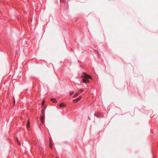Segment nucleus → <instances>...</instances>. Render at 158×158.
I'll list each match as a JSON object with an SVG mask.
<instances>
[{
    "label": "nucleus",
    "instance_id": "f8f14e48",
    "mask_svg": "<svg viewBox=\"0 0 158 158\" xmlns=\"http://www.w3.org/2000/svg\"><path fill=\"white\" fill-rule=\"evenodd\" d=\"M30 125V122L29 121V120H28L27 121V127L28 128L29 126Z\"/></svg>",
    "mask_w": 158,
    "mask_h": 158
},
{
    "label": "nucleus",
    "instance_id": "6e6552de",
    "mask_svg": "<svg viewBox=\"0 0 158 158\" xmlns=\"http://www.w3.org/2000/svg\"><path fill=\"white\" fill-rule=\"evenodd\" d=\"M79 94H78V93H76L73 96V98H76V97H77V96H78V95H79Z\"/></svg>",
    "mask_w": 158,
    "mask_h": 158
},
{
    "label": "nucleus",
    "instance_id": "4468645a",
    "mask_svg": "<svg viewBox=\"0 0 158 158\" xmlns=\"http://www.w3.org/2000/svg\"><path fill=\"white\" fill-rule=\"evenodd\" d=\"M18 144L20 145H21V144H20V143L19 142V141H18Z\"/></svg>",
    "mask_w": 158,
    "mask_h": 158
},
{
    "label": "nucleus",
    "instance_id": "f03ea898",
    "mask_svg": "<svg viewBox=\"0 0 158 158\" xmlns=\"http://www.w3.org/2000/svg\"><path fill=\"white\" fill-rule=\"evenodd\" d=\"M83 76L86 79H91V78L90 76L88 75L85 73H83Z\"/></svg>",
    "mask_w": 158,
    "mask_h": 158
},
{
    "label": "nucleus",
    "instance_id": "ddd939ff",
    "mask_svg": "<svg viewBox=\"0 0 158 158\" xmlns=\"http://www.w3.org/2000/svg\"><path fill=\"white\" fill-rule=\"evenodd\" d=\"M44 103H45L44 101H43V102H42V106H43L44 105Z\"/></svg>",
    "mask_w": 158,
    "mask_h": 158
},
{
    "label": "nucleus",
    "instance_id": "9b49d317",
    "mask_svg": "<svg viewBox=\"0 0 158 158\" xmlns=\"http://www.w3.org/2000/svg\"><path fill=\"white\" fill-rule=\"evenodd\" d=\"M83 91V89H80L79 90V94H80V93H82Z\"/></svg>",
    "mask_w": 158,
    "mask_h": 158
},
{
    "label": "nucleus",
    "instance_id": "1a4fd4ad",
    "mask_svg": "<svg viewBox=\"0 0 158 158\" xmlns=\"http://www.w3.org/2000/svg\"><path fill=\"white\" fill-rule=\"evenodd\" d=\"M74 93V92L73 91H70L69 92V95H72Z\"/></svg>",
    "mask_w": 158,
    "mask_h": 158
},
{
    "label": "nucleus",
    "instance_id": "7ed1b4c3",
    "mask_svg": "<svg viewBox=\"0 0 158 158\" xmlns=\"http://www.w3.org/2000/svg\"><path fill=\"white\" fill-rule=\"evenodd\" d=\"M81 96H80L79 97L77 98L76 99H74L73 100V102L74 103H76L77 102L79 101V100H80L81 99Z\"/></svg>",
    "mask_w": 158,
    "mask_h": 158
},
{
    "label": "nucleus",
    "instance_id": "f257e3e1",
    "mask_svg": "<svg viewBox=\"0 0 158 158\" xmlns=\"http://www.w3.org/2000/svg\"><path fill=\"white\" fill-rule=\"evenodd\" d=\"M42 113L43 114V115H41L40 117V120L42 123L43 124L44 122V112L43 110L42 111Z\"/></svg>",
    "mask_w": 158,
    "mask_h": 158
},
{
    "label": "nucleus",
    "instance_id": "20e7f679",
    "mask_svg": "<svg viewBox=\"0 0 158 158\" xmlns=\"http://www.w3.org/2000/svg\"><path fill=\"white\" fill-rule=\"evenodd\" d=\"M102 114L100 112L96 113L95 114V115L98 117H100L102 115Z\"/></svg>",
    "mask_w": 158,
    "mask_h": 158
},
{
    "label": "nucleus",
    "instance_id": "2eb2a0df",
    "mask_svg": "<svg viewBox=\"0 0 158 158\" xmlns=\"http://www.w3.org/2000/svg\"><path fill=\"white\" fill-rule=\"evenodd\" d=\"M56 158H57V157H56Z\"/></svg>",
    "mask_w": 158,
    "mask_h": 158
},
{
    "label": "nucleus",
    "instance_id": "9d476101",
    "mask_svg": "<svg viewBox=\"0 0 158 158\" xmlns=\"http://www.w3.org/2000/svg\"><path fill=\"white\" fill-rule=\"evenodd\" d=\"M51 100L53 102H56V100H55V98H51Z\"/></svg>",
    "mask_w": 158,
    "mask_h": 158
},
{
    "label": "nucleus",
    "instance_id": "39448f33",
    "mask_svg": "<svg viewBox=\"0 0 158 158\" xmlns=\"http://www.w3.org/2000/svg\"><path fill=\"white\" fill-rule=\"evenodd\" d=\"M66 106V104L64 103H61L60 104V107L61 108H64Z\"/></svg>",
    "mask_w": 158,
    "mask_h": 158
},
{
    "label": "nucleus",
    "instance_id": "0eeeda50",
    "mask_svg": "<svg viewBox=\"0 0 158 158\" xmlns=\"http://www.w3.org/2000/svg\"><path fill=\"white\" fill-rule=\"evenodd\" d=\"M50 141V147L51 148H52V140L51 139H49Z\"/></svg>",
    "mask_w": 158,
    "mask_h": 158
},
{
    "label": "nucleus",
    "instance_id": "423d86ee",
    "mask_svg": "<svg viewBox=\"0 0 158 158\" xmlns=\"http://www.w3.org/2000/svg\"><path fill=\"white\" fill-rule=\"evenodd\" d=\"M82 81L84 83H87V82H89V80L85 78H84L82 79Z\"/></svg>",
    "mask_w": 158,
    "mask_h": 158
}]
</instances>
